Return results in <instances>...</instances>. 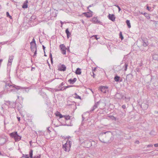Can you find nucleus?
<instances>
[{
	"label": "nucleus",
	"instance_id": "obj_1",
	"mask_svg": "<svg viewBox=\"0 0 158 158\" xmlns=\"http://www.w3.org/2000/svg\"><path fill=\"white\" fill-rule=\"evenodd\" d=\"M99 140L102 143H110L113 139V135L110 131H107L100 133L98 136Z\"/></svg>",
	"mask_w": 158,
	"mask_h": 158
},
{
	"label": "nucleus",
	"instance_id": "obj_2",
	"mask_svg": "<svg viewBox=\"0 0 158 158\" xmlns=\"http://www.w3.org/2000/svg\"><path fill=\"white\" fill-rule=\"evenodd\" d=\"M25 89V88H23L20 86L13 85V86L10 90V92L18 93V92L22 91L23 90H24Z\"/></svg>",
	"mask_w": 158,
	"mask_h": 158
},
{
	"label": "nucleus",
	"instance_id": "obj_3",
	"mask_svg": "<svg viewBox=\"0 0 158 158\" xmlns=\"http://www.w3.org/2000/svg\"><path fill=\"white\" fill-rule=\"evenodd\" d=\"M72 142L71 140L68 139L65 143L63 145V148L66 152H69L71 146Z\"/></svg>",
	"mask_w": 158,
	"mask_h": 158
},
{
	"label": "nucleus",
	"instance_id": "obj_4",
	"mask_svg": "<svg viewBox=\"0 0 158 158\" xmlns=\"http://www.w3.org/2000/svg\"><path fill=\"white\" fill-rule=\"evenodd\" d=\"M8 140L7 137L5 135H2L0 136V145H3Z\"/></svg>",
	"mask_w": 158,
	"mask_h": 158
},
{
	"label": "nucleus",
	"instance_id": "obj_5",
	"mask_svg": "<svg viewBox=\"0 0 158 158\" xmlns=\"http://www.w3.org/2000/svg\"><path fill=\"white\" fill-rule=\"evenodd\" d=\"M115 98L118 99H124V97L125 99H127L129 100H130L129 98H127L126 97H124L123 95L122 94L120 93H117L115 95Z\"/></svg>",
	"mask_w": 158,
	"mask_h": 158
},
{
	"label": "nucleus",
	"instance_id": "obj_6",
	"mask_svg": "<svg viewBox=\"0 0 158 158\" xmlns=\"http://www.w3.org/2000/svg\"><path fill=\"white\" fill-rule=\"evenodd\" d=\"M59 47L62 54L63 55H65L67 48L64 45V44H61L60 45Z\"/></svg>",
	"mask_w": 158,
	"mask_h": 158
},
{
	"label": "nucleus",
	"instance_id": "obj_7",
	"mask_svg": "<svg viewBox=\"0 0 158 158\" xmlns=\"http://www.w3.org/2000/svg\"><path fill=\"white\" fill-rule=\"evenodd\" d=\"M58 70L61 71H64L66 69V66L64 64H60L57 66Z\"/></svg>",
	"mask_w": 158,
	"mask_h": 158
},
{
	"label": "nucleus",
	"instance_id": "obj_8",
	"mask_svg": "<svg viewBox=\"0 0 158 158\" xmlns=\"http://www.w3.org/2000/svg\"><path fill=\"white\" fill-rule=\"evenodd\" d=\"M74 85H68L66 86L63 87L60 89H55V92H58L60 91H62L64 90H65L66 89L68 88L74 86Z\"/></svg>",
	"mask_w": 158,
	"mask_h": 158
},
{
	"label": "nucleus",
	"instance_id": "obj_9",
	"mask_svg": "<svg viewBox=\"0 0 158 158\" xmlns=\"http://www.w3.org/2000/svg\"><path fill=\"white\" fill-rule=\"evenodd\" d=\"M84 143L85 147L87 148H89L92 146L91 142L89 140H85Z\"/></svg>",
	"mask_w": 158,
	"mask_h": 158
},
{
	"label": "nucleus",
	"instance_id": "obj_10",
	"mask_svg": "<svg viewBox=\"0 0 158 158\" xmlns=\"http://www.w3.org/2000/svg\"><path fill=\"white\" fill-rule=\"evenodd\" d=\"M107 17L110 20L113 22L115 21L116 17L115 15L113 14H109L108 16H107Z\"/></svg>",
	"mask_w": 158,
	"mask_h": 158
},
{
	"label": "nucleus",
	"instance_id": "obj_11",
	"mask_svg": "<svg viewBox=\"0 0 158 158\" xmlns=\"http://www.w3.org/2000/svg\"><path fill=\"white\" fill-rule=\"evenodd\" d=\"M101 102V101L99 100V101L97 102H95V103L94 105L93 106V107L92 108L91 110L90 111L91 112L92 111H93L96 108H97L98 107V106L99 104Z\"/></svg>",
	"mask_w": 158,
	"mask_h": 158
},
{
	"label": "nucleus",
	"instance_id": "obj_12",
	"mask_svg": "<svg viewBox=\"0 0 158 158\" xmlns=\"http://www.w3.org/2000/svg\"><path fill=\"white\" fill-rule=\"evenodd\" d=\"M107 88L108 87L106 86H101L99 87V90L101 92L104 93H106Z\"/></svg>",
	"mask_w": 158,
	"mask_h": 158
},
{
	"label": "nucleus",
	"instance_id": "obj_13",
	"mask_svg": "<svg viewBox=\"0 0 158 158\" xmlns=\"http://www.w3.org/2000/svg\"><path fill=\"white\" fill-rule=\"evenodd\" d=\"M13 86V85H12L9 83H6L5 89H6L7 91L10 92V90Z\"/></svg>",
	"mask_w": 158,
	"mask_h": 158
},
{
	"label": "nucleus",
	"instance_id": "obj_14",
	"mask_svg": "<svg viewBox=\"0 0 158 158\" xmlns=\"http://www.w3.org/2000/svg\"><path fill=\"white\" fill-rule=\"evenodd\" d=\"M114 81L117 82H122L123 81V79L119 76H118L117 75H116L114 78Z\"/></svg>",
	"mask_w": 158,
	"mask_h": 158
},
{
	"label": "nucleus",
	"instance_id": "obj_15",
	"mask_svg": "<svg viewBox=\"0 0 158 158\" xmlns=\"http://www.w3.org/2000/svg\"><path fill=\"white\" fill-rule=\"evenodd\" d=\"M143 43V46L146 47L148 45V42L147 39L146 38H143L142 39Z\"/></svg>",
	"mask_w": 158,
	"mask_h": 158
},
{
	"label": "nucleus",
	"instance_id": "obj_16",
	"mask_svg": "<svg viewBox=\"0 0 158 158\" xmlns=\"http://www.w3.org/2000/svg\"><path fill=\"white\" fill-rule=\"evenodd\" d=\"M92 21L94 22V23L100 24H101L102 22L99 21L97 17H94L92 19Z\"/></svg>",
	"mask_w": 158,
	"mask_h": 158
},
{
	"label": "nucleus",
	"instance_id": "obj_17",
	"mask_svg": "<svg viewBox=\"0 0 158 158\" xmlns=\"http://www.w3.org/2000/svg\"><path fill=\"white\" fill-rule=\"evenodd\" d=\"M113 69L115 72H118L120 70L121 67L120 65H115L113 66Z\"/></svg>",
	"mask_w": 158,
	"mask_h": 158
},
{
	"label": "nucleus",
	"instance_id": "obj_18",
	"mask_svg": "<svg viewBox=\"0 0 158 158\" xmlns=\"http://www.w3.org/2000/svg\"><path fill=\"white\" fill-rule=\"evenodd\" d=\"M14 56H9V59L8 60V63H7V65H11L12 64V62L14 58Z\"/></svg>",
	"mask_w": 158,
	"mask_h": 158
},
{
	"label": "nucleus",
	"instance_id": "obj_19",
	"mask_svg": "<svg viewBox=\"0 0 158 158\" xmlns=\"http://www.w3.org/2000/svg\"><path fill=\"white\" fill-rule=\"evenodd\" d=\"M18 134L17 131H15L9 134L10 136L12 138L15 139Z\"/></svg>",
	"mask_w": 158,
	"mask_h": 158
},
{
	"label": "nucleus",
	"instance_id": "obj_20",
	"mask_svg": "<svg viewBox=\"0 0 158 158\" xmlns=\"http://www.w3.org/2000/svg\"><path fill=\"white\" fill-rule=\"evenodd\" d=\"M133 77V75L131 74H129L127 75L126 77V80L127 81H131Z\"/></svg>",
	"mask_w": 158,
	"mask_h": 158
},
{
	"label": "nucleus",
	"instance_id": "obj_21",
	"mask_svg": "<svg viewBox=\"0 0 158 158\" xmlns=\"http://www.w3.org/2000/svg\"><path fill=\"white\" fill-rule=\"evenodd\" d=\"M83 14L87 18H90L92 17L93 15V14L92 13L88 12H84Z\"/></svg>",
	"mask_w": 158,
	"mask_h": 158
},
{
	"label": "nucleus",
	"instance_id": "obj_22",
	"mask_svg": "<svg viewBox=\"0 0 158 158\" xmlns=\"http://www.w3.org/2000/svg\"><path fill=\"white\" fill-rule=\"evenodd\" d=\"M77 79L76 78H74L73 79L70 78L69 79L68 81L70 84H73L77 81Z\"/></svg>",
	"mask_w": 158,
	"mask_h": 158
},
{
	"label": "nucleus",
	"instance_id": "obj_23",
	"mask_svg": "<svg viewBox=\"0 0 158 158\" xmlns=\"http://www.w3.org/2000/svg\"><path fill=\"white\" fill-rule=\"evenodd\" d=\"M140 107L143 110H145L148 108V105L145 103H143V105H140Z\"/></svg>",
	"mask_w": 158,
	"mask_h": 158
},
{
	"label": "nucleus",
	"instance_id": "obj_24",
	"mask_svg": "<svg viewBox=\"0 0 158 158\" xmlns=\"http://www.w3.org/2000/svg\"><path fill=\"white\" fill-rule=\"evenodd\" d=\"M65 32L67 35V38H69L71 35V33L69 32L68 28L66 29L65 31Z\"/></svg>",
	"mask_w": 158,
	"mask_h": 158
},
{
	"label": "nucleus",
	"instance_id": "obj_25",
	"mask_svg": "<svg viewBox=\"0 0 158 158\" xmlns=\"http://www.w3.org/2000/svg\"><path fill=\"white\" fill-rule=\"evenodd\" d=\"M32 52L35 51L34 52V55L33 56L34 57L36 56L37 54V48H30Z\"/></svg>",
	"mask_w": 158,
	"mask_h": 158
},
{
	"label": "nucleus",
	"instance_id": "obj_26",
	"mask_svg": "<svg viewBox=\"0 0 158 158\" xmlns=\"http://www.w3.org/2000/svg\"><path fill=\"white\" fill-rule=\"evenodd\" d=\"M152 58L154 60H158V55L156 54H153L152 55Z\"/></svg>",
	"mask_w": 158,
	"mask_h": 158
},
{
	"label": "nucleus",
	"instance_id": "obj_27",
	"mask_svg": "<svg viewBox=\"0 0 158 158\" xmlns=\"http://www.w3.org/2000/svg\"><path fill=\"white\" fill-rule=\"evenodd\" d=\"M28 2L27 1H26L23 4L22 6V8L24 9L27 8L28 7V5L27 3Z\"/></svg>",
	"mask_w": 158,
	"mask_h": 158
},
{
	"label": "nucleus",
	"instance_id": "obj_28",
	"mask_svg": "<svg viewBox=\"0 0 158 158\" xmlns=\"http://www.w3.org/2000/svg\"><path fill=\"white\" fill-rule=\"evenodd\" d=\"M75 73L77 75L81 74V69L79 68H77L76 69Z\"/></svg>",
	"mask_w": 158,
	"mask_h": 158
},
{
	"label": "nucleus",
	"instance_id": "obj_29",
	"mask_svg": "<svg viewBox=\"0 0 158 158\" xmlns=\"http://www.w3.org/2000/svg\"><path fill=\"white\" fill-rule=\"evenodd\" d=\"M21 136L19 135L18 134L16 137L14 139L15 141H18L20 140L21 139Z\"/></svg>",
	"mask_w": 158,
	"mask_h": 158
},
{
	"label": "nucleus",
	"instance_id": "obj_30",
	"mask_svg": "<svg viewBox=\"0 0 158 158\" xmlns=\"http://www.w3.org/2000/svg\"><path fill=\"white\" fill-rule=\"evenodd\" d=\"M128 63L126 62L125 63L123 68H124V71H126L127 70V67L128 66Z\"/></svg>",
	"mask_w": 158,
	"mask_h": 158
},
{
	"label": "nucleus",
	"instance_id": "obj_31",
	"mask_svg": "<svg viewBox=\"0 0 158 158\" xmlns=\"http://www.w3.org/2000/svg\"><path fill=\"white\" fill-rule=\"evenodd\" d=\"M74 95V96L73 97L75 98H77V99H81V97L79 96L76 93H75L73 95Z\"/></svg>",
	"mask_w": 158,
	"mask_h": 158
},
{
	"label": "nucleus",
	"instance_id": "obj_32",
	"mask_svg": "<svg viewBox=\"0 0 158 158\" xmlns=\"http://www.w3.org/2000/svg\"><path fill=\"white\" fill-rule=\"evenodd\" d=\"M33 151L32 149H31L29 151V157L30 158H33Z\"/></svg>",
	"mask_w": 158,
	"mask_h": 158
},
{
	"label": "nucleus",
	"instance_id": "obj_33",
	"mask_svg": "<svg viewBox=\"0 0 158 158\" xmlns=\"http://www.w3.org/2000/svg\"><path fill=\"white\" fill-rule=\"evenodd\" d=\"M126 23L127 26L129 28H131V25L130 24V20H127L126 21Z\"/></svg>",
	"mask_w": 158,
	"mask_h": 158
},
{
	"label": "nucleus",
	"instance_id": "obj_34",
	"mask_svg": "<svg viewBox=\"0 0 158 158\" xmlns=\"http://www.w3.org/2000/svg\"><path fill=\"white\" fill-rule=\"evenodd\" d=\"M40 94L41 95L43 98H45L47 97V95L44 92H40Z\"/></svg>",
	"mask_w": 158,
	"mask_h": 158
},
{
	"label": "nucleus",
	"instance_id": "obj_35",
	"mask_svg": "<svg viewBox=\"0 0 158 158\" xmlns=\"http://www.w3.org/2000/svg\"><path fill=\"white\" fill-rule=\"evenodd\" d=\"M98 35H93L91 37V38H92V39H95L96 40H98V39H99V37H97V36Z\"/></svg>",
	"mask_w": 158,
	"mask_h": 158
},
{
	"label": "nucleus",
	"instance_id": "obj_36",
	"mask_svg": "<svg viewBox=\"0 0 158 158\" xmlns=\"http://www.w3.org/2000/svg\"><path fill=\"white\" fill-rule=\"evenodd\" d=\"M72 103H73V104H67V106H75V109H77V106H76V104H75L76 103L75 102H72Z\"/></svg>",
	"mask_w": 158,
	"mask_h": 158
},
{
	"label": "nucleus",
	"instance_id": "obj_37",
	"mask_svg": "<svg viewBox=\"0 0 158 158\" xmlns=\"http://www.w3.org/2000/svg\"><path fill=\"white\" fill-rule=\"evenodd\" d=\"M51 52V51H50V53L49 54V58L50 59V60H51V61L52 64L53 62V58H52V54Z\"/></svg>",
	"mask_w": 158,
	"mask_h": 158
},
{
	"label": "nucleus",
	"instance_id": "obj_38",
	"mask_svg": "<svg viewBox=\"0 0 158 158\" xmlns=\"http://www.w3.org/2000/svg\"><path fill=\"white\" fill-rule=\"evenodd\" d=\"M108 117L111 119L116 121V118L113 115L109 116Z\"/></svg>",
	"mask_w": 158,
	"mask_h": 158
},
{
	"label": "nucleus",
	"instance_id": "obj_39",
	"mask_svg": "<svg viewBox=\"0 0 158 158\" xmlns=\"http://www.w3.org/2000/svg\"><path fill=\"white\" fill-rule=\"evenodd\" d=\"M144 14H145L144 16L146 17V18L147 19H150V16H149V14L146 13Z\"/></svg>",
	"mask_w": 158,
	"mask_h": 158
},
{
	"label": "nucleus",
	"instance_id": "obj_40",
	"mask_svg": "<svg viewBox=\"0 0 158 158\" xmlns=\"http://www.w3.org/2000/svg\"><path fill=\"white\" fill-rule=\"evenodd\" d=\"M6 16L7 17H8L10 19H12V16L10 15L8 12H6Z\"/></svg>",
	"mask_w": 158,
	"mask_h": 158
},
{
	"label": "nucleus",
	"instance_id": "obj_41",
	"mask_svg": "<svg viewBox=\"0 0 158 158\" xmlns=\"http://www.w3.org/2000/svg\"><path fill=\"white\" fill-rule=\"evenodd\" d=\"M11 65H7V72L9 73L10 71Z\"/></svg>",
	"mask_w": 158,
	"mask_h": 158
},
{
	"label": "nucleus",
	"instance_id": "obj_42",
	"mask_svg": "<svg viewBox=\"0 0 158 158\" xmlns=\"http://www.w3.org/2000/svg\"><path fill=\"white\" fill-rule=\"evenodd\" d=\"M30 48H37L36 44H30Z\"/></svg>",
	"mask_w": 158,
	"mask_h": 158
},
{
	"label": "nucleus",
	"instance_id": "obj_43",
	"mask_svg": "<svg viewBox=\"0 0 158 158\" xmlns=\"http://www.w3.org/2000/svg\"><path fill=\"white\" fill-rule=\"evenodd\" d=\"M36 19V16L35 15H32L30 18V20L31 21H33Z\"/></svg>",
	"mask_w": 158,
	"mask_h": 158
},
{
	"label": "nucleus",
	"instance_id": "obj_44",
	"mask_svg": "<svg viewBox=\"0 0 158 158\" xmlns=\"http://www.w3.org/2000/svg\"><path fill=\"white\" fill-rule=\"evenodd\" d=\"M119 38L121 40H122L123 39V36L122 33L121 32H120V33L119 34Z\"/></svg>",
	"mask_w": 158,
	"mask_h": 158
},
{
	"label": "nucleus",
	"instance_id": "obj_45",
	"mask_svg": "<svg viewBox=\"0 0 158 158\" xmlns=\"http://www.w3.org/2000/svg\"><path fill=\"white\" fill-rule=\"evenodd\" d=\"M155 131L154 130L151 131L149 133V134L151 135H155Z\"/></svg>",
	"mask_w": 158,
	"mask_h": 158
},
{
	"label": "nucleus",
	"instance_id": "obj_46",
	"mask_svg": "<svg viewBox=\"0 0 158 158\" xmlns=\"http://www.w3.org/2000/svg\"><path fill=\"white\" fill-rule=\"evenodd\" d=\"M64 117L65 119L66 120H68L69 119H70V117L69 115L68 116H64Z\"/></svg>",
	"mask_w": 158,
	"mask_h": 158
},
{
	"label": "nucleus",
	"instance_id": "obj_47",
	"mask_svg": "<svg viewBox=\"0 0 158 158\" xmlns=\"http://www.w3.org/2000/svg\"><path fill=\"white\" fill-rule=\"evenodd\" d=\"M36 44L35 43V41L34 38L33 39L32 41L30 43V44Z\"/></svg>",
	"mask_w": 158,
	"mask_h": 158
},
{
	"label": "nucleus",
	"instance_id": "obj_48",
	"mask_svg": "<svg viewBox=\"0 0 158 158\" xmlns=\"http://www.w3.org/2000/svg\"><path fill=\"white\" fill-rule=\"evenodd\" d=\"M114 6H116V7H117L118 8L119 12L121 10V9L120 7V6H118V5H114Z\"/></svg>",
	"mask_w": 158,
	"mask_h": 158
},
{
	"label": "nucleus",
	"instance_id": "obj_49",
	"mask_svg": "<svg viewBox=\"0 0 158 158\" xmlns=\"http://www.w3.org/2000/svg\"><path fill=\"white\" fill-rule=\"evenodd\" d=\"M60 112L58 111H57L56 113H55V115H56V116H57V117H59V114H60Z\"/></svg>",
	"mask_w": 158,
	"mask_h": 158
},
{
	"label": "nucleus",
	"instance_id": "obj_50",
	"mask_svg": "<svg viewBox=\"0 0 158 158\" xmlns=\"http://www.w3.org/2000/svg\"><path fill=\"white\" fill-rule=\"evenodd\" d=\"M2 92L1 94H0V98H2V97L3 95L4 94V92Z\"/></svg>",
	"mask_w": 158,
	"mask_h": 158
},
{
	"label": "nucleus",
	"instance_id": "obj_51",
	"mask_svg": "<svg viewBox=\"0 0 158 158\" xmlns=\"http://www.w3.org/2000/svg\"><path fill=\"white\" fill-rule=\"evenodd\" d=\"M152 8L150 7H149L148 6H147V10H148V11H150L151 9Z\"/></svg>",
	"mask_w": 158,
	"mask_h": 158
},
{
	"label": "nucleus",
	"instance_id": "obj_52",
	"mask_svg": "<svg viewBox=\"0 0 158 158\" xmlns=\"http://www.w3.org/2000/svg\"><path fill=\"white\" fill-rule=\"evenodd\" d=\"M153 146V145L152 144H148L147 145V147L148 148L152 147Z\"/></svg>",
	"mask_w": 158,
	"mask_h": 158
},
{
	"label": "nucleus",
	"instance_id": "obj_53",
	"mask_svg": "<svg viewBox=\"0 0 158 158\" xmlns=\"http://www.w3.org/2000/svg\"><path fill=\"white\" fill-rule=\"evenodd\" d=\"M97 68L95 67V68H92V72L93 73L95 71L96 69Z\"/></svg>",
	"mask_w": 158,
	"mask_h": 158
},
{
	"label": "nucleus",
	"instance_id": "obj_54",
	"mask_svg": "<svg viewBox=\"0 0 158 158\" xmlns=\"http://www.w3.org/2000/svg\"><path fill=\"white\" fill-rule=\"evenodd\" d=\"M64 115H62V114H59V117L60 118H61L63 117H64Z\"/></svg>",
	"mask_w": 158,
	"mask_h": 158
},
{
	"label": "nucleus",
	"instance_id": "obj_55",
	"mask_svg": "<svg viewBox=\"0 0 158 158\" xmlns=\"http://www.w3.org/2000/svg\"><path fill=\"white\" fill-rule=\"evenodd\" d=\"M94 4H92L91 5H89V6H88L87 7V9H89V7H90L93 6H94Z\"/></svg>",
	"mask_w": 158,
	"mask_h": 158
},
{
	"label": "nucleus",
	"instance_id": "obj_56",
	"mask_svg": "<svg viewBox=\"0 0 158 158\" xmlns=\"http://www.w3.org/2000/svg\"><path fill=\"white\" fill-rule=\"evenodd\" d=\"M33 158H40V155H39L38 156H35L34 157H33Z\"/></svg>",
	"mask_w": 158,
	"mask_h": 158
},
{
	"label": "nucleus",
	"instance_id": "obj_57",
	"mask_svg": "<svg viewBox=\"0 0 158 158\" xmlns=\"http://www.w3.org/2000/svg\"><path fill=\"white\" fill-rule=\"evenodd\" d=\"M8 42V41L4 42H1V43H0V44H6Z\"/></svg>",
	"mask_w": 158,
	"mask_h": 158
},
{
	"label": "nucleus",
	"instance_id": "obj_58",
	"mask_svg": "<svg viewBox=\"0 0 158 158\" xmlns=\"http://www.w3.org/2000/svg\"><path fill=\"white\" fill-rule=\"evenodd\" d=\"M50 113H48V114H49V116L50 117H51L52 116V112H50Z\"/></svg>",
	"mask_w": 158,
	"mask_h": 158
},
{
	"label": "nucleus",
	"instance_id": "obj_59",
	"mask_svg": "<svg viewBox=\"0 0 158 158\" xmlns=\"http://www.w3.org/2000/svg\"><path fill=\"white\" fill-rule=\"evenodd\" d=\"M5 102H6L9 105H10L11 104V102L9 101H6Z\"/></svg>",
	"mask_w": 158,
	"mask_h": 158
},
{
	"label": "nucleus",
	"instance_id": "obj_60",
	"mask_svg": "<svg viewBox=\"0 0 158 158\" xmlns=\"http://www.w3.org/2000/svg\"><path fill=\"white\" fill-rule=\"evenodd\" d=\"M58 87V88H59V89H60L62 87V86H61V85H60V84L59 85H58V86H57L56 87ZM55 89H56V88H55L54 90Z\"/></svg>",
	"mask_w": 158,
	"mask_h": 158
},
{
	"label": "nucleus",
	"instance_id": "obj_61",
	"mask_svg": "<svg viewBox=\"0 0 158 158\" xmlns=\"http://www.w3.org/2000/svg\"><path fill=\"white\" fill-rule=\"evenodd\" d=\"M122 108L123 109H125L126 108V105H123L122 106Z\"/></svg>",
	"mask_w": 158,
	"mask_h": 158
},
{
	"label": "nucleus",
	"instance_id": "obj_62",
	"mask_svg": "<svg viewBox=\"0 0 158 158\" xmlns=\"http://www.w3.org/2000/svg\"><path fill=\"white\" fill-rule=\"evenodd\" d=\"M42 47H43V49L44 50V53H45V48H45V46L44 45H42Z\"/></svg>",
	"mask_w": 158,
	"mask_h": 158
},
{
	"label": "nucleus",
	"instance_id": "obj_63",
	"mask_svg": "<svg viewBox=\"0 0 158 158\" xmlns=\"http://www.w3.org/2000/svg\"><path fill=\"white\" fill-rule=\"evenodd\" d=\"M139 13L140 14L143 15H145L144 14H146V12L143 13V12H139Z\"/></svg>",
	"mask_w": 158,
	"mask_h": 158
},
{
	"label": "nucleus",
	"instance_id": "obj_64",
	"mask_svg": "<svg viewBox=\"0 0 158 158\" xmlns=\"http://www.w3.org/2000/svg\"><path fill=\"white\" fill-rule=\"evenodd\" d=\"M154 146L155 147H158V143L154 144Z\"/></svg>",
	"mask_w": 158,
	"mask_h": 158
}]
</instances>
